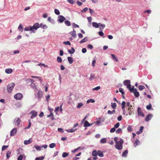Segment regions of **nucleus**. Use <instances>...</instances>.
<instances>
[{"label": "nucleus", "mask_w": 160, "mask_h": 160, "mask_svg": "<svg viewBox=\"0 0 160 160\" xmlns=\"http://www.w3.org/2000/svg\"><path fill=\"white\" fill-rule=\"evenodd\" d=\"M152 114H148L146 116L145 118V121H146V122H148L151 119V118H152Z\"/></svg>", "instance_id": "6e6552de"}, {"label": "nucleus", "mask_w": 160, "mask_h": 160, "mask_svg": "<svg viewBox=\"0 0 160 160\" xmlns=\"http://www.w3.org/2000/svg\"><path fill=\"white\" fill-rule=\"evenodd\" d=\"M63 44L65 45H71V43L69 41H65L63 42Z\"/></svg>", "instance_id": "6e6d98bb"}, {"label": "nucleus", "mask_w": 160, "mask_h": 160, "mask_svg": "<svg viewBox=\"0 0 160 160\" xmlns=\"http://www.w3.org/2000/svg\"><path fill=\"white\" fill-rule=\"evenodd\" d=\"M17 129L16 128L13 129L11 131L10 136H13L16 134L17 132Z\"/></svg>", "instance_id": "9d476101"}, {"label": "nucleus", "mask_w": 160, "mask_h": 160, "mask_svg": "<svg viewBox=\"0 0 160 160\" xmlns=\"http://www.w3.org/2000/svg\"><path fill=\"white\" fill-rule=\"evenodd\" d=\"M98 155V151L96 150H94L92 152V155L94 157H97Z\"/></svg>", "instance_id": "f3484780"}, {"label": "nucleus", "mask_w": 160, "mask_h": 160, "mask_svg": "<svg viewBox=\"0 0 160 160\" xmlns=\"http://www.w3.org/2000/svg\"><path fill=\"white\" fill-rule=\"evenodd\" d=\"M65 24L68 26H70L71 25V23L68 20H67L65 21Z\"/></svg>", "instance_id": "4c0bfd02"}, {"label": "nucleus", "mask_w": 160, "mask_h": 160, "mask_svg": "<svg viewBox=\"0 0 160 160\" xmlns=\"http://www.w3.org/2000/svg\"><path fill=\"white\" fill-rule=\"evenodd\" d=\"M5 72L8 74H10L12 73V69L11 68H7L5 70Z\"/></svg>", "instance_id": "ddd939ff"}, {"label": "nucleus", "mask_w": 160, "mask_h": 160, "mask_svg": "<svg viewBox=\"0 0 160 160\" xmlns=\"http://www.w3.org/2000/svg\"><path fill=\"white\" fill-rule=\"evenodd\" d=\"M111 107H112L115 109L116 108V103H111Z\"/></svg>", "instance_id": "79ce46f5"}, {"label": "nucleus", "mask_w": 160, "mask_h": 160, "mask_svg": "<svg viewBox=\"0 0 160 160\" xmlns=\"http://www.w3.org/2000/svg\"><path fill=\"white\" fill-rule=\"evenodd\" d=\"M130 80H126L124 81L123 84L125 86H127L129 84H130Z\"/></svg>", "instance_id": "aec40b11"}, {"label": "nucleus", "mask_w": 160, "mask_h": 160, "mask_svg": "<svg viewBox=\"0 0 160 160\" xmlns=\"http://www.w3.org/2000/svg\"><path fill=\"white\" fill-rule=\"evenodd\" d=\"M30 113L32 114V115L30 117L32 119L34 118L37 115V112H35L34 111H32L30 112Z\"/></svg>", "instance_id": "1a4fd4ad"}, {"label": "nucleus", "mask_w": 160, "mask_h": 160, "mask_svg": "<svg viewBox=\"0 0 160 160\" xmlns=\"http://www.w3.org/2000/svg\"><path fill=\"white\" fill-rule=\"evenodd\" d=\"M11 154V151H8L7 152V153H6V157H7V159H8L9 158V157L10 156Z\"/></svg>", "instance_id": "c85d7f7f"}, {"label": "nucleus", "mask_w": 160, "mask_h": 160, "mask_svg": "<svg viewBox=\"0 0 160 160\" xmlns=\"http://www.w3.org/2000/svg\"><path fill=\"white\" fill-rule=\"evenodd\" d=\"M134 93L135 96L136 97H138L139 96V93L137 91L136 89H135L134 91Z\"/></svg>", "instance_id": "a211bd4d"}, {"label": "nucleus", "mask_w": 160, "mask_h": 160, "mask_svg": "<svg viewBox=\"0 0 160 160\" xmlns=\"http://www.w3.org/2000/svg\"><path fill=\"white\" fill-rule=\"evenodd\" d=\"M32 30H36L38 28H39V26L38 23H36L34 24L32 27H31Z\"/></svg>", "instance_id": "0eeeda50"}, {"label": "nucleus", "mask_w": 160, "mask_h": 160, "mask_svg": "<svg viewBox=\"0 0 160 160\" xmlns=\"http://www.w3.org/2000/svg\"><path fill=\"white\" fill-rule=\"evenodd\" d=\"M68 60L70 64H72L73 62V60L72 58L71 57H68Z\"/></svg>", "instance_id": "5701e85b"}, {"label": "nucleus", "mask_w": 160, "mask_h": 160, "mask_svg": "<svg viewBox=\"0 0 160 160\" xmlns=\"http://www.w3.org/2000/svg\"><path fill=\"white\" fill-rule=\"evenodd\" d=\"M98 155L100 157H103L104 155L103 154V152L100 150H98Z\"/></svg>", "instance_id": "b1692460"}, {"label": "nucleus", "mask_w": 160, "mask_h": 160, "mask_svg": "<svg viewBox=\"0 0 160 160\" xmlns=\"http://www.w3.org/2000/svg\"><path fill=\"white\" fill-rule=\"evenodd\" d=\"M96 59L94 58V60L92 61V66L93 67L95 66V63L96 62Z\"/></svg>", "instance_id": "5fc2aeb1"}, {"label": "nucleus", "mask_w": 160, "mask_h": 160, "mask_svg": "<svg viewBox=\"0 0 160 160\" xmlns=\"http://www.w3.org/2000/svg\"><path fill=\"white\" fill-rule=\"evenodd\" d=\"M31 77L33 78H37L40 81H41L42 80V78L40 77H37V76H31Z\"/></svg>", "instance_id": "473e14b6"}, {"label": "nucleus", "mask_w": 160, "mask_h": 160, "mask_svg": "<svg viewBox=\"0 0 160 160\" xmlns=\"http://www.w3.org/2000/svg\"><path fill=\"white\" fill-rule=\"evenodd\" d=\"M68 51L70 54H73L75 52V50L73 47H72L71 48V50H68Z\"/></svg>", "instance_id": "a878e982"}, {"label": "nucleus", "mask_w": 160, "mask_h": 160, "mask_svg": "<svg viewBox=\"0 0 160 160\" xmlns=\"http://www.w3.org/2000/svg\"><path fill=\"white\" fill-rule=\"evenodd\" d=\"M54 12H55V13L57 15H58L60 14V12H59V10L57 9H55Z\"/></svg>", "instance_id": "a18cd8bd"}, {"label": "nucleus", "mask_w": 160, "mask_h": 160, "mask_svg": "<svg viewBox=\"0 0 160 160\" xmlns=\"http://www.w3.org/2000/svg\"><path fill=\"white\" fill-rule=\"evenodd\" d=\"M82 52L83 53H85L87 52V49L86 48H83L82 50Z\"/></svg>", "instance_id": "338daca9"}, {"label": "nucleus", "mask_w": 160, "mask_h": 160, "mask_svg": "<svg viewBox=\"0 0 160 160\" xmlns=\"http://www.w3.org/2000/svg\"><path fill=\"white\" fill-rule=\"evenodd\" d=\"M34 147L35 148L37 149V150H39L40 151L41 150V147L39 146H37L35 145L34 146Z\"/></svg>", "instance_id": "603ef678"}, {"label": "nucleus", "mask_w": 160, "mask_h": 160, "mask_svg": "<svg viewBox=\"0 0 160 160\" xmlns=\"http://www.w3.org/2000/svg\"><path fill=\"white\" fill-rule=\"evenodd\" d=\"M24 30L26 31H28L29 30H30V31H32L31 32V33L32 32L35 33V31H33L32 30V28L31 26H29L28 27H25L24 28Z\"/></svg>", "instance_id": "9b49d317"}, {"label": "nucleus", "mask_w": 160, "mask_h": 160, "mask_svg": "<svg viewBox=\"0 0 160 160\" xmlns=\"http://www.w3.org/2000/svg\"><path fill=\"white\" fill-rule=\"evenodd\" d=\"M58 20L60 23H62L65 20V18L62 15H59L58 17Z\"/></svg>", "instance_id": "423d86ee"}, {"label": "nucleus", "mask_w": 160, "mask_h": 160, "mask_svg": "<svg viewBox=\"0 0 160 160\" xmlns=\"http://www.w3.org/2000/svg\"><path fill=\"white\" fill-rule=\"evenodd\" d=\"M122 116L121 115H120V116H119L118 117V118H117V119L118 121H120L122 120Z\"/></svg>", "instance_id": "774afa93"}, {"label": "nucleus", "mask_w": 160, "mask_h": 160, "mask_svg": "<svg viewBox=\"0 0 160 160\" xmlns=\"http://www.w3.org/2000/svg\"><path fill=\"white\" fill-rule=\"evenodd\" d=\"M70 34L72 37H73L74 38H75L76 37V32L74 30H73V31L71 32Z\"/></svg>", "instance_id": "412c9836"}, {"label": "nucleus", "mask_w": 160, "mask_h": 160, "mask_svg": "<svg viewBox=\"0 0 160 160\" xmlns=\"http://www.w3.org/2000/svg\"><path fill=\"white\" fill-rule=\"evenodd\" d=\"M69 154V153L66 152H64L62 154V157L63 158H65L67 157Z\"/></svg>", "instance_id": "e433bc0d"}, {"label": "nucleus", "mask_w": 160, "mask_h": 160, "mask_svg": "<svg viewBox=\"0 0 160 160\" xmlns=\"http://www.w3.org/2000/svg\"><path fill=\"white\" fill-rule=\"evenodd\" d=\"M23 156L22 155H20L18 157V160H22Z\"/></svg>", "instance_id": "052dcab7"}, {"label": "nucleus", "mask_w": 160, "mask_h": 160, "mask_svg": "<svg viewBox=\"0 0 160 160\" xmlns=\"http://www.w3.org/2000/svg\"><path fill=\"white\" fill-rule=\"evenodd\" d=\"M76 130V129H74L73 128H72V129H68V130H67V131L68 132H74Z\"/></svg>", "instance_id": "58836bf2"}, {"label": "nucleus", "mask_w": 160, "mask_h": 160, "mask_svg": "<svg viewBox=\"0 0 160 160\" xmlns=\"http://www.w3.org/2000/svg\"><path fill=\"white\" fill-rule=\"evenodd\" d=\"M92 124V123L90 124L88 121H86L84 122V127H88L91 126Z\"/></svg>", "instance_id": "4468645a"}, {"label": "nucleus", "mask_w": 160, "mask_h": 160, "mask_svg": "<svg viewBox=\"0 0 160 160\" xmlns=\"http://www.w3.org/2000/svg\"><path fill=\"white\" fill-rule=\"evenodd\" d=\"M115 128H111L110 130V132L111 133H113L115 131Z\"/></svg>", "instance_id": "680f3d73"}, {"label": "nucleus", "mask_w": 160, "mask_h": 160, "mask_svg": "<svg viewBox=\"0 0 160 160\" xmlns=\"http://www.w3.org/2000/svg\"><path fill=\"white\" fill-rule=\"evenodd\" d=\"M144 88V86L142 85H139L138 86L139 89L140 91L142 90Z\"/></svg>", "instance_id": "de8ad7c7"}, {"label": "nucleus", "mask_w": 160, "mask_h": 160, "mask_svg": "<svg viewBox=\"0 0 160 160\" xmlns=\"http://www.w3.org/2000/svg\"><path fill=\"white\" fill-rule=\"evenodd\" d=\"M8 145L7 146H3L2 148V151L5 150L7 148H8Z\"/></svg>", "instance_id": "864d4df0"}, {"label": "nucleus", "mask_w": 160, "mask_h": 160, "mask_svg": "<svg viewBox=\"0 0 160 160\" xmlns=\"http://www.w3.org/2000/svg\"><path fill=\"white\" fill-rule=\"evenodd\" d=\"M126 102L124 101H123L122 103V108L123 110L125 107Z\"/></svg>", "instance_id": "ea45409f"}, {"label": "nucleus", "mask_w": 160, "mask_h": 160, "mask_svg": "<svg viewBox=\"0 0 160 160\" xmlns=\"http://www.w3.org/2000/svg\"><path fill=\"white\" fill-rule=\"evenodd\" d=\"M129 115H131L132 114H134V108L132 106H130L128 109Z\"/></svg>", "instance_id": "20e7f679"}, {"label": "nucleus", "mask_w": 160, "mask_h": 160, "mask_svg": "<svg viewBox=\"0 0 160 160\" xmlns=\"http://www.w3.org/2000/svg\"><path fill=\"white\" fill-rule=\"evenodd\" d=\"M15 120H16L15 124L16 125L18 126L20 123L21 120L19 118H16Z\"/></svg>", "instance_id": "f8f14e48"}, {"label": "nucleus", "mask_w": 160, "mask_h": 160, "mask_svg": "<svg viewBox=\"0 0 160 160\" xmlns=\"http://www.w3.org/2000/svg\"><path fill=\"white\" fill-rule=\"evenodd\" d=\"M44 158L43 156H41L39 157H37L35 158V160H43Z\"/></svg>", "instance_id": "2f4dec72"}, {"label": "nucleus", "mask_w": 160, "mask_h": 160, "mask_svg": "<svg viewBox=\"0 0 160 160\" xmlns=\"http://www.w3.org/2000/svg\"><path fill=\"white\" fill-rule=\"evenodd\" d=\"M120 123L119 122L117 123L114 126V127L115 128H117L119 127Z\"/></svg>", "instance_id": "8fccbe9b"}, {"label": "nucleus", "mask_w": 160, "mask_h": 160, "mask_svg": "<svg viewBox=\"0 0 160 160\" xmlns=\"http://www.w3.org/2000/svg\"><path fill=\"white\" fill-rule=\"evenodd\" d=\"M72 25H73V26L74 28H78L79 27V26L78 25L74 23H73Z\"/></svg>", "instance_id": "0e129e2a"}, {"label": "nucleus", "mask_w": 160, "mask_h": 160, "mask_svg": "<svg viewBox=\"0 0 160 160\" xmlns=\"http://www.w3.org/2000/svg\"><path fill=\"white\" fill-rule=\"evenodd\" d=\"M128 153V151L127 150H125L124 152L122 154V157L125 156Z\"/></svg>", "instance_id": "a19ab883"}, {"label": "nucleus", "mask_w": 160, "mask_h": 160, "mask_svg": "<svg viewBox=\"0 0 160 160\" xmlns=\"http://www.w3.org/2000/svg\"><path fill=\"white\" fill-rule=\"evenodd\" d=\"M95 102V101L93 99H88L87 101V103H89L90 102H92V103H93V102Z\"/></svg>", "instance_id": "c756f323"}, {"label": "nucleus", "mask_w": 160, "mask_h": 160, "mask_svg": "<svg viewBox=\"0 0 160 160\" xmlns=\"http://www.w3.org/2000/svg\"><path fill=\"white\" fill-rule=\"evenodd\" d=\"M100 142L102 143H106L107 142L106 139L105 138L102 139L100 140Z\"/></svg>", "instance_id": "c9c22d12"}, {"label": "nucleus", "mask_w": 160, "mask_h": 160, "mask_svg": "<svg viewBox=\"0 0 160 160\" xmlns=\"http://www.w3.org/2000/svg\"><path fill=\"white\" fill-rule=\"evenodd\" d=\"M23 28H22V25L21 24H20L19 26L18 27V29L19 30V31H21L22 32V30H23Z\"/></svg>", "instance_id": "49530a36"}, {"label": "nucleus", "mask_w": 160, "mask_h": 160, "mask_svg": "<svg viewBox=\"0 0 160 160\" xmlns=\"http://www.w3.org/2000/svg\"><path fill=\"white\" fill-rule=\"evenodd\" d=\"M148 13V14H149L151 13V11L150 10H147L145 11H144V13Z\"/></svg>", "instance_id": "4d7b16f0"}, {"label": "nucleus", "mask_w": 160, "mask_h": 160, "mask_svg": "<svg viewBox=\"0 0 160 160\" xmlns=\"http://www.w3.org/2000/svg\"><path fill=\"white\" fill-rule=\"evenodd\" d=\"M123 141L122 139H120L118 142H116L115 145L116 148L118 150H121L122 148V145Z\"/></svg>", "instance_id": "f257e3e1"}, {"label": "nucleus", "mask_w": 160, "mask_h": 160, "mask_svg": "<svg viewBox=\"0 0 160 160\" xmlns=\"http://www.w3.org/2000/svg\"><path fill=\"white\" fill-rule=\"evenodd\" d=\"M127 130L128 132H131L132 130V128L131 126H129L127 128Z\"/></svg>", "instance_id": "37998d69"}, {"label": "nucleus", "mask_w": 160, "mask_h": 160, "mask_svg": "<svg viewBox=\"0 0 160 160\" xmlns=\"http://www.w3.org/2000/svg\"><path fill=\"white\" fill-rule=\"evenodd\" d=\"M77 3L78 4V5L79 6H81L82 5V2H79L78 1H77Z\"/></svg>", "instance_id": "69168bd1"}, {"label": "nucleus", "mask_w": 160, "mask_h": 160, "mask_svg": "<svg viewBox=\"0 0 160 160\" xmlns=\"http://www.w3.org/2000/svg\"><path fill=\"white\" fill-rule=\"evenodd\" d=\"M88 40V37H86L84 38L83 39H82L80 42V43H82L83 42H84L87 41Z\"/></svg>", "instance_id": "cd10ccee"}, {"label": "nucleus", "mask_w": 160, "mask_h": 160, "mask_svg": "<svg viewBox=\"0 0 160 160\" xmlns=\"http://www.w3.org/2000/svg\"><path fill=\"white\" fill-rule=\"evenodd\" d=\"M151 107H152V105H151V104H149V105H147L146 106V108L147 109L149 110L151 108Z\"/></svg>", "instance_id": "bf43d9fd"}, {"label": "nucleus", "mask_w": 160, "mask_h": 160, "mask_svg": "<svg viewBox=\"0 0 160 160\" xmlns=\"http://www.w3.org/2000/svg\"><path fill=\"white\" fill-rule=\"evenodd\" d=\"M122 131V129L121 128H119L116 131V132L117 134H119L121 133Z\"/></svg>", "instance_id": "f704fd0d"}, {"label": "nucleus", "mask_w": 160, "mask_h": 160, "mask_svg": "<svg viewBox=\"0 0 160 160\" xmlns=\"http://www.w3.org/2000/svg\"><path fill=\"white\" fill-rule=\"evenodd\" d=\"M28 122H29V124H28V126L26 128V129H28L31 126V121L30 120H28Z\"/></svg>", "instance_id": "3c124183"}, {"label": "nucleus", "mask_w": 160, "mask_h": 160, "mask_svg": "<svg viewBox=\"0 0 160 160\" xmlns=\"http://www.w3.org/2000/svg\"><path fill=\"white\" fill-rule=\"evenodd\" d=\"M32 140L31 139H29L28 140H25L24 142V143L25 145H27L28 144H29L32 142Z\"/></svg>", "instance_id": "2eb2a0df"}, {"label": "nucleus", "mask_w": 160, "mask_h": 160, "mask_svg": "<svg viewBox=\"0 0 160 160\" xmlns=\"http://www.w3.org/2000/svg\"><path fill=\"white\" fill-rule=\"evenodd\" d=\"M140 143V142L139 141V140L138 139H137L136 140L135 142H134L133 144L134 146L135 147H136L137 145L139 144Z\"/></svg>", "instance_id": "dca6fc26"}, {"label": "nucleus", "mask_w": 160, "mask_h": 160, "mask_svg": "<svg viewBox=\"0 0 160 160\" xmlns=\"http://www.w3.org/2000/svg\"><path fill=\"white\" fill-rule=\"evenodd\" d=\"M22 95L21 93H18L14 96V98L18 100H21L22 98Z\"/></svg>", "instance_id": "7ed1b4c3"}, {"label": "nucleus", "mask_w": 160, "mask_h": 160, "mask_svg": "<svg viewBox=\"0 0 160 160\" xmlns=\"http://www.w3.org/2000/svg\"><path fill=\"white\" fill-rule=\"evenodd\" d=\"M138 116H141L142 117H144L145 115L143 112L142 111L140 108L138 107Z\"/></svg>", "instance_id": "39448f33"}, {"label": "nucleus", "mask_w": 160, "mask_h": 160, "mask_svg": "<svg viewBox=\"0 0 160 160\" xmlns=\"http://www.w3.org/2000/svg\"><path fill=\"white\" fill-rule=\"evenodd\" d=\"M56 144L55 143H52L50 144L49 145V147L50 148H54Z\"/></svg>", "instance_id": "72a5a7b5"}, {"label": "nucleus", "mask_w": 160, "mask_h": 160, "mask_svg": "<svg viewBox=\"0 0 160 160\" xmlns=\"http://www.w3.org/2000/svg\"><path fill=\"white\" fill-rule=\"evenodd\" d=\"M83 104L82 103H78L77 106V108H81L83 105Z\"/></svg>", "instance_id": "c03bdc74"}, {"label": "nucleus", "mask_w": 160, "mask_h": 160, "mask_svg": "<svg viewBox=\"0 0 160 160\" xmlns=\"http://www.w3.org/2000/svg\"><path fill=\"white\" fill-rule=\"evenodd\" d=\"M144 128V127L143 126H141L140 127V128L139 131H137L136 132V133L137 134H139L141 133H142V132Z\"/></svg>", "instance_id": "6ab92c4d"}, {"label": "nucleus", "mask_w": 160, "mask_h": 160, "mask_svg": "<svg viewBox=\"0 0 160 160\" xmlns=\"http://www.w3.org/2000/svg\"><path fill=\"white\" fill-rule=\"evenodd\" d=\"M111 56L112 57V59L113 60H114L116 62H117L118 60V58L116 57V56L113 54H111Z\"/></svg>", "instance_id": "4be33fe9"}, {"label": "nucleus", "mask_w": 160, "mask_h": 160, "mask_svg": "<svg viewBox=\"0 0 160 160\" xmlns=\"http://www.w3.org/2000/svg\"><path fill=\"white\" fill-rule=\"evenodd\" d=\"M15 84L14 83H11L8 85L7 86V90L8 93H11L12 90L14 87Z\"/></svg>", "instance_id": "f03ea898"}, {"label": "nucleus", "mask_w": 160, "mask_h": 160, "mask_svg": "<svg viewBox=\"0 0 160 160\" xmlns=\"http://www.w3.org/2000/svg\"><path fill=\"white\" fill-rule=\"evenodd\" d=\"M92 25L95 28H98L99 27V24L96 22H93Z\"/></svg>", "instance_id": "bb28decb"}, {"label": "nucleus", "mask_w": 160, "mask_h": 160, "mask_svg": "<svg viewBox=\"0 0 160 160\" xmlns=\"http://www.w3.org/2000/svg\"><path fill=\"white\" fill-rule=\"evenodd\" d=\"M101 88L100 86H98L97 87H95V88H93L92 89V90L93 91H97L99 90Z\"/></svg>", "instance_id": "09e8293b"}, {"label": "nucleus", "mask_w": 160, "mask_h": 160, "mask_svg": "<svg viewBox=\"0 0 160 160\" xmlns=\"http://www.w3.org/2000/svg\"><path fill=\"white\" fill-rule=\"evenodd\" d=\"M67 1L70 3L71 4H74L75 2L73 0H67Z\"/></svg>", "instance_id": "13d9d810"}, {"label": "nucleus", "mask_w": 160, "mask_h": 160, "mask_svg": "<svg viewBox=\"0 0 160 160\" xmlns=\"http://www.w3.org/2000/svg\"><path fill=\"white\" fill-rule=\"evenodd\" d=\"M42 92L40 91H38V98L39 99L40 98L42 97Z\"/></svg>", "instance_id": "393cba45"}, {"label": "nucleus", "mask_w": 160, "mask_h": 160, "mask_svg": "<svg viewBox=\"0 0 160 160\" xmlns=\"http://www.w3.org/2000/svg\"><path fill=\"white\" fill-rule=\"evenodd\" d=\"M87 47L89 49H92L93 48V46L92 45L89 44L88 45Z\"/></svg>", "instance_id": "e2e57ef3"}, {"label": "nucleus", "mask_w": 160, "mask_h": 160, "mask_svg": "<svg viewBox=\"0 0 160 160\" xmlns=\"http://www.w3.org/2000/svg\"><path fill=\"white\" fill-rule=\"evenodd\" d=\"M57 62L58 63H61L62 61L61 58L59 56L57 57Z\"/></svg>", "instance_id": "7c9ffc66"}]
</instances>
